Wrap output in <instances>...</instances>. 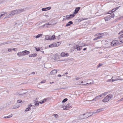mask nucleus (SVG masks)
<instances>
[{
    "label": "nucleus",
    "mask_w": 123,
    "mask_h": 123,
    "mask_svg": "<svg viewBox=\"0 0 123 123\" xmlns=\"http://www.w3.org/2000/svg\"><path fill=\"white\" fill-rule=\"evenodd\" d=\"M18 11L17 10H15L12 11L10 13L7 14L6 16L4 18H9L12 16H13L16 14L18 13Z\"/></svg>",
    "instance_id": "1"
},
{
    "label": "nucleus",
    "mask_w": 123,
    "mask_h": 123,
    "mask_svg": "<svg viewBox=\"0 0 123 123\" xmlns=\"http://www.w3.org/2000/svg\"><path fill=\"white\" fill-rule=\"evenodd\" d=\"M87 113H86L84 114L80 115L78 117V118L80 119L81 120V119H83L84 118H87L89 116L92 115H87V116H85L84 117V116L85 115H86Z\"/></svg>",
    "instance_id": "2"
},
{
    "label": "nucleus",
    "mask_w": 123,
    "mask_h": 123,
    "mask_svg": "<svg viewBox=\"0 0 123 123\" xmlns=\"http://www.w3.org/2000/svg\"><path fill=\"white\" fill-rule=\"evenodd\" d=\"M115 16L114 13H112L110 14L107 17H105L104 18V19L105 21H107L110 20L111 18H113Z\"/></svg>",
    "instance_id": "3"
},
{
    "label": "nucleus",
    "mask_w": 123,
    "mask_h": 123,
    "mask_svg": "<svg viewBox=\"0 0 123 123\" xmlns=\"http://www.w3.org/2000/svg\"><path fill=\"white\" fill-rule=\"evenodd\" d=\"M83 46H80L79 44V45H76L75 46H74V49H76L77 50L80 51L82 47L85 46L86 45L85 44H83Z\"/></svg>",
    "instance_id": "4"
},
{
    "label": "nucleus",
    "mask_w": 123,
    "mask_h": 123,
    "mask_svg": "<svg viewBox=\"0 0 123 123\" xmlns=\"http://www.w3.org/2000/svg\"><path fill=\"white\" fill-rule=\"evenodd\" d=\"M71 105V104H68L65 106H63L62 108L64 110H69L70 108H72Z\"/></svg>",
    "instance_id": "5"
},
{
    "label": "nucleus",
    "mask_w": 123,
    "mask_h": 123,
    "mask_svg": "<svg viewBox=\"0 0 123 123\" xmlns=\"http://www.w3.org/2000/svg\"><path fill=\"white\" fill-rule=\"evenodd\" d=\"M119 42L117 40H113L111 43V44L112 46H115L117 45Z\"/></svg>",
    "instance_id": "6"
},
{
    "label": "nucleus",
    "mask_w": 123,
    "mask_h": 123,
    "mask_svg": "<svg viewBox=\"0 0 123 123\" xmlns=\"http://www.w3.org/2000/svg\"><path fill=\"white\" fill-rule=\"evenodd\" d=\"M75 16V14H74L73 13L72 14H70L69 15L66 16V18L68 20L69 19Z\"/></svg>",
    "instance_id": "7"
},
{
    "label": "nucleus",
    "mask_w": 123,
    "mask_h": 123,
    "mask_svg": "<svg viewBox=\"0 0 123 123\" xmlns=\"http://www.w3.org/2000/svg\"><path fill=\"white\" fill-rule=\"evenodd\" d=\"M80 7H76L74 12L73 14H76L78 13L80 9Z\"/></svg>",
    "instance_id": "8"
},
{
    "label": "nucleus",
    "mask_w": 123,
    "mask_h": 123,
    "mask_svg": "<svg viewBox=\"0 0 123 123\" xmlns=\"http://www.w3.org/2000/svg\"><path fill=\"white\" fill-rule=\"evenodd\" d=\"M32 106V105L31 104L28 106V107L26 109L25 111L27 112L30 110L31 109V108Z\"/></svg>",
    "instance_id": "9"
},
{
    "label": "nucleus",
    "mask_w": 123,
    "mask_h": 123,
    "mask_svg": "<svg viewBox=\"0 0 123 123\" xmlns=\"http://www.w3.org/2000/svg\"><path fill=\"white\" fill-rule=\"evenodd\" d=\"M57 72V70L55 69H54L52 70L50 72V74H51L54 75L56 74Z\"/></svg>",
    "instance_id": "10"
},
{
    "label": "nucleus",
    "mask_w": 123,
    "mask_h": 123,
    "mask_svg": "<svg viewBox=\"0 0 123 123\" xmlns=\"http://www.w3.org/2000/svg\"><path fill=\"white\" fill-rule=\"evenodd\" d=\"M51 8V7H49L46 8H43L42 9V10L43 11H46L50 10Z\"/></svg>",
    "instance_id": "11"
},
{
    "label": "nucleus",
    "mask_w": 123,
    "mask_h": 123,
    "mask_svg": "<svg viewBox=\"0 0 123 123\" xmlns=\"http://www.w3.org/2000/svg\"><path fill=\"white\" fill-rule=\"evenodd\" d=\"M109 101L107 96H106L102 100L103 102L105 103L108 101Z\"/></svg>",
    "instance_id": "12"
},
{
    "label": "nucleus",
    "mask_w": 123,
    "mask_h": 123,
    "mask_svg": "<svg viewBox=\"0 0 123 123\" xmlns=\"http://www.w3.org/2000/svg\"><path fill=\"white\" fill-rule=\"evenodd\" d=\"M23 53L24 55H28L30 54V52L29 51L26 50H25L23 51Z\"/></svg>",
    "instance_id": "13"
},
{
    "label": "nucleus",
    "mask_w": 123,
    "mask_h": 123,
    "mask_svg": "<svg viewBox=\"0 0 123 123\" xmlns=\"http://www.w3.org/2000/svg\"><path fill=\"white\" fill-rule=\"evenodd\" d=\"M123 80V79H122L120 78V77H118V78L117 79H112V80H111L112 82H114L115 81H116L117 80Z\"/></svg>",
    "instance_id": "14"
},
{
    "label": "nucleus",
    "mask_w": 123,
    "mask_h": 123,
    "mask_svg": "<svg viewBox=\"0 0 123 123\" xmlns=\"http://www.w3.org/2000/svg\"><path fill=\"white\" fill-rule=\"evenodd\" d=\"M23 53V51L22 52H19L17 53V55L19 57H20L24 55Z\"/></svg>",
    "instance_id": "15"
},
{
    "label": "nucleus",
    "mask_w": 123,
    "mask_h": 123,
    "mask_svg": "<svg viewBox=\"0 0 123 123\" xmlns=\"http://www.w3.org/2000/svg\"><path fill=\"white\" fill-rule=\"evenodd\" d=\"M107 96L109 100H110L113 97V95L111 94H109L107 95Z\"/></svg>",
    "instance_id": "16"
},
{
    "label": "nucleus",
    "mask_w": 123,
    "mask_h": 123,
    "mask_svg": "<svg viewBox=\"0 0 123 123\" xmlns=\"http://www.w3.org/2000/svg\"><path fill=\"white\" fill-rule=\"evenodd\" d=\"M56 46H57V44L56 43H53L49 46V47H52Z\"/></svg>",
    "instance_id": "17"
},
{
    "label": "nucleus",
    "mask_w": 123,
    "mask_h": 123,
    "mask_svg": "<svg viewBox=\"0 0 123 123\" xmlns=\"http://www.w3.org/2000/svg\"><path fill=\"white\" fill-rule=\"evenodd\" d=\"M73 24V22L72 21H69L66 25V26L67 27Z\"/></svg>",
    "instance_id": "18"
},
{
    "label": "nucleus",
    "mask_w": 123,
    "mask_h": 123,
    "mask_svg": "<svg viewBox=\"0 0 123 123\" xmlns=\"http://www.w3.org/2000/svg\"><path fill=\"white\" fill-rule=\"evenodd\" d=\"M50 36H49L48 35L46 36H45V39L46 40H51Z\"/></svg>",
    "instance_id": "19"
},
{
    "label": "nucleus",
    "mask_w": 123,
    "mask_h": 123,
    "mask_svg": "<svg viewBox=\"0 0 123 123\" xmlns=\"http://www.w3.org/2000/svg\"><path fill=\"white\" fill-rule=\"evenodd\" d=\"M37 55V54L36 53L33 54H30L29 55V57H35Z\"/></svg>",
    "instance_id": "20"
},
{
    "label": "nucleus",
    "mask_w": 123,
    "mask_h": 123,
    "mask_svg": "<svg viewBox=\"0 0 123 123\" xmlns=\"http://www.w3.org/2000/svg\"><path fill=\"white\" fill-rule=\"evenodd\" d=\"M100 98L98 96H97L95 98H93V99L92 100V101H96L98 100V99H100Z\"/></svg>",
    "instance_id": "21"
},
{
    "label": "nucleus",
    "mask_w": 123,
    "mask_h": 123,
    "mask_svg": "<svg viewBox=\"0 0 123 123\" xmlns=\"http://www.w3.org/2000/svg\"><path fill=\"white\" fill-rule=\"evenodd\" d=\"M104 109L103 108H100L98 109L97 110L98 112V113L100 111H102L104 110Z\"/></svg>",
    "instance_id": "22"
},
{
    "label": "nucleus",
    "mask_w": 123,
    "mask_h": 123,
    "mask_svg": "<svg viewBox=\"0 0 123 123\" xmlns=\"http://www.w3.org/2000/svg\"><path fill=\"white\" fill-rule=\"evenodd\" d=\"M51 39L54 40L55 39V35H53L52 36H50Z\"/></svg>",
    "instance_id": "23"
},
{
    "label": "nucleus",
    "mask_w": 123,
    "mask_h": 123,
    "mask_svg": "<svg viewBox=\"0 0 123 123\" xmlns=\"http://www.w3.org/2000/svg\"><path fill=\"white\" fill-rule=\"evenodd\" d=\"M11 43V42H5L4 43H1V44H0V45L1 46L2 45H4L6 44L9 43Z\"/></svg>",
    "instance_id": "24"
},
{
    "label": "nucleus",
    "mask_w": 123,
    "mask_h": 123,
    "mask_svg": "<svg viewBox=\"0 0 123 123\" xmlns=\"http://www.w3.org/2000/svg\"><path fill=\"white\" fill-rule=\"evenodd\" d=\"M42 34H38L36 36L35 38H38L40 37L41 36H42Z\"/></svg>",
    "instance_id": "25"
},
{
    "label": "nucleus",
    "mask_w": 123,
    "mask_h": 123,
    "mask_svg": "<svg viewBox=\"0 0 123 123\" xmlns=\"http://www.w3.org/2000/svg\"><path fill=\"white\" fill-rule=\"evenodd\" d=\"M12 114H11V115H9L8 116L5 117L4 118H9L12 117Z\"/></svg>",
    "instance_id": "26"
},
{
    "label": "nucleus",
    "mask_w": 123,
    "mask_h": 123,
    "mask_svg": "<svg viewBox=\"0 0 123 123\" xmlns=\"http://www.w3.org/2000/svg\"><path fill=\"white\" fill-rule=\"evenodd\" d=\"M68 100L67 98H65L62 101V103H64L67 101Z\"/></svg>",
    "instance_id": "27"
},
{
    "label": "nucleus",
    "mask_w": 123,
    "mask_h": 123,
    "mask_svg": "<svg viewBox=\"0 0 123 123\" xmlns=\"http://www.w3.org/2000/svg\"><path fill=\"white\" fill-rule=\"evenodd\" d=\"M123 38V34H122V35H121L120 36V37H119V39H120V41H121V40H123V39H122V38Z\"/></svg>",
    "instance_id": "28"
},
{
    "label": "nucleus",
    "mask_w": 123,
    "mask_h": 123,
    "mask_svg": "<svg viewBox=\"0 0 123 123\" xmlns=\"http://www.w3.org/2000/svg\"><path fill=\"white\" fill-rule=\"evenodd\" d=\"M39 102L38 101H37L35 104V106H38L39 105Z\"/></svg>",
    "instance_id": "29"
},
{
    "label": "nucleus",
    "mask_w": 123,
    "mask_h": 123,
    "mask_svg": "<svg viewBox=\"0 0 123 123\" xmlns=\"http://www.w3.org/2000/svg\"><path fill=\"white\" fill-rule=\"evenodd\" d=\"M65 53L64 52H62L61 54V56L62 57H65Z\"/></svg>",
    "instance_id": "30"
},
{
    "label": "nucleus",
    "mask_w": 123,
    "mask_h": 123,
    "mask_svg": "<svg viewBox=\"0 0 123 123\" xmlns=\"http://www.w3.org/2000/svg\"><path fill=\"white\" fill-rule=\"evenodd\" d=\"M115 77L114 76V77H113V76L112 78L111 79H108V80H106V81L107 82H111V80H112V79H113V78H114Z\"/></svg>",
    "instance_id": "31"
},
{
    "label": "nucleus",
    "mask_w": 123,
    "mask_h": 123,
    "mask_svg": "<svg viewBox=\"0 0 123 123\" xmlns=\"http://www.w3.org/2000/svg\"><path fill=\"white\" fill-rule=\"evenodd\" d=\"M50 24H49V23H47L46 24H44V25H43L42 26H43V27H44L45 26H46V27H47V25H50Z\"/></svg>",
    "instance_id": "32"
},
{
    "label": "nucleus",
    "mask_w": 123,
    "mask_h": 123,
    "mask_svg": "<svg viewBox=\"0 0 123 123\" xmlns=\"http://www.w3.org/2000/svg\"><path fill=\"white\" fill-rule=\"evenodd\" d=\"M98 113V112L97 111V110H96L95 111H94L93 112H92V114H94L95 113Z\"/></svg>",
    "instance_id": "33"
},
{
    "label": "nucleus",
    "mask_w": 123,
    "mask_h": 123,
    "mask_svg": "<svg viewBox=\"0 0 123 123\" xmlns=\"http://www.w3.org/2000/svg\"><path fill=\"white\" fill-rule=\"evenodd\" d=\"M22 102V100H18L17 101V102L18 103H20Z\"/></svg>",
    "instance_id": "34"
},
{
    "label": "nucleus",
    "mask_w": 123,
    "mask_h": 123,
    "mask_svg": "<svg viewBox=\"0 0 123 123\" xmlns=\"http://www.w3.org/2000/svg\"><path fill=\"white\" fill-rule=\"evenodd\" d=\"M108 92H105L104 93H103V95H104V96H105L107 94Z\"/></svg>",
    "instance_id": "35"
},
{
    "label": "nucleus",
    "mask_w": 123,
    "mask_h": 123,
    "mask_svg": "<svg viewBox=\"0 0 123 123\" xmlns=\"http://www.w3.org/2000/svg\"><path fill=\"white\" fill-rule=\"evenodd\" d=\"M91 83V82L90 83H84V84H82V85H87V84H90Z\"/></svg>",
    "instance_id": "36"
},
{
    "label": "nucleus",
    "mask_w": 123,
    "mask_h": 123,
    "mask_svg": "<svg viewBox=\"0 0 123 123\" xmlns=\"http://www.w3.org/2000/svg\"><path fill=\"white\" fill-rule=\"evenodd\" d=\"M102 65V64L101 63H99L97 66V67L99 68Z\"/></svg>",
    "instance_id": "37"
},
{
    "label": "nucleus",
    "mask_w": 123,
    "mask_h": 123,
    "mask_svg": "<svg viewBox=\"0 0 123 123\" xmlns=\"http://www.w3.org/2000/svg\"><path fill=\"white\" fill-rule=\"evenodd\" d=\"M68 56V53H65V57Z\"/></svg>",
    "instance_id": "38"
},
{
    "label": "nucleus",
    "mask_w": 123,
    "mask_h": 123,
    "mask_svg": "<svg viewBox=\"0 0 123 123\" xmlns=\"http://www.w3.org/2000/svg\"><path fill=\"white\" fill-rule=\"evenodd\" d=\"M12 49H8V51L9 52H11Z\"/></svg>",
    "instance_id": "39"
},
{
    "label": "nucleus",
    "mask_w": 123,
    "mask_h": 123,
    "mask_svg": "<svg viewBox=\"0 0 123 123\" xmlns=\"http://www.w3.org/2000/svg\"><path fill=\"white\" fill-rule=\"evenodd\" d=\"M112 13H113V12H112V11H109L108 12V14H112Z\"/></svg>",
    "instance_id": "40"
},
{
    "label": "nucleus",
    "mask_w": 123,
    "mask_h": 123,
    "mask_svg": "<svg viewBox=\"0 0 123 123\" xmlns=\"http://www.w3.org/2000/svg\"><path fill=\"white\" fill-rule=\"evenodd\" d=\"M97 37L98 39L102 38V36H98Z\"/></svg>",
    "instance_id": "41"
},
{
    "label": "nucleus",
    "mask_w": 123,
    "mask_h": 123,
    "mask_svg": "<svg viewBox=\"0 0 123 123\" xmlns=\"http://www.w3.org/2000/svg\"><path fill=\"white\" fill-rule=\"evenodd\" d=\"M123 33V30L122 31H121L119 33V34H122Z\"/></svg>",
    "instance_id": "42"
},
{
    "label": "nucleus",
    "mask_w": 123,
    "mask_h": 123,
    "mask_svg": "<svg viewBox=\"0 0 123 123\" xmlns=\"http://www.w3.org/2000/svg\"><path fill=\"white\" fill-rule=\"evenodd\" d=\"M103 95V93H102V94H100V95H98V96L99 97V98H100L101 97H102Z\"/></svg>",
    "instance_id": "43"
},
{
    "label": "nucleus",
    "mask_w": 123,
    "mask_h": 123,
    "mask_svg": "<svg viewBox=\"0 0 123 123\" xmlns=\"http://www.w3.org/2000/svg\"><path fill=\"white\" fill-rule=\"evenodd\" d=\"M57 43H58V44H57V46H59L61 44L60 42H57Z\"/></svg>",
    "instance_id": "44"
},
{
    "label": "nucleus",
    "mask_w": 123,
    "mask_h": 123,
    "mask_svg": "<svg viewBox=\"0 0 123 123\" xmlns=\"http://www.w3.org/2000/svg\"><path fill=\"white\" fill-rule=\"evenodd\" d=\"M45 82V81H44V80H43V81H41V83H44Z\"/></svg>",
    "instance_id": "45"
},
{
    "label": "nucleus",
    "mask_w": 123,
    "mask_h": 123,
    "mask_svg": "<svg viewBox=\"0 0 123 123\" xmlns=\"http://www.w3.org/2000/svg\"><path fill=\"white\" fill-rule=\"evenodd\" d=\"M46 100H47L46 99V98H44V99H43V101L44 102V103L45 102H46Z\"/></svg>",
    "instance_id": "46"
},
{
    "label": "nucleus",
    "mask_w": 123,
    "mask_h": 123,
    "mask_svg": "<svg viewBox=\"0 0 123 123\" xmlns=\"http://www.w3.org/2000/svg\"><path fill=\"white\" fill-rule=\"evenodd\" d=\"M38 49H37V48L36 49V50L37 51H39L40 50V49L38 48Z\"/></svg>",
    "instance_id": "47"
},
{
    "label": "nucleus",
    "mask_w": 123,
    "mask_h": 123,
    "mask_svg": "<svg viewBox=\"0 0 123 123\" xmlns=\"http://www.w3.org/2000/svg\"><path fill=\"white\" fill-rule=\"evenodd\" d=\"M55 117L56 118H57L58 116V115L56 114H55Z\"/></svg>",
    "instance_id": "48"
},
{
    "label": "nucleus",
    "mask_w": 123,
    "mask_h": 123,
    "mask_svg": "<svg viewBox=\"0 0 123 123\" xmlns=\"http://www.w3.org/2000/svg\"><path fill=\"white\" fill-rule=\"evenodd\" d=\"M98 38H97V37H96L94 39H93V40H97L98 39Z\"/></svg>",
    "instance_id": "49"
},
{
    "label": "nucleus",
    "mask_w": 123,
    "mask_h": 123,
    "mask_svg": "<svg viewBox=\"0 0 123 123\" xmlns=\"http://www.w3.org/2000/svg\"><path fill=\"white\" fill-rule=\"evenodd\" d=\"M84 44V43H80L79 44L80 45V46H82V45H83V46L84 45V44Z\"/></svg>",
    "instance_id": "50"
},
{
    "label": "nucleus",
    "mask_w": 123,
    "mask_h": 123,
    "mask_svg": "<svg viewBox=\"0 0 123 123\" xmlns=\"http://www.w3.org/2000/svg\"><path fill=\"white\" fill-rule=\"evenodd\" d=\"M80 78L79 77H77L75 78V79L76 80H78Z\"/></svg>",
    "instance_id": "51"
},
{
    "label": "nucleus",
    "mask_w": 123,
    "mask_h": 123,
    "mask_svg": "<svg viewBox=\"0 0 123 123\" xmlns=\"http://www.w3.org/2000/svg\"><path fill=\"white\" fill-rule=\"evenodd\" d=\"M39 103H40L41 104H43V103H44V102L43 101H41L39 102Z\"/></svg>",
    "instance_id": "52"
},
{
    "label": "nucleus",
    "mask_w": 123,
    "mask_h": 123,
    "mask_svg": "<svg viewBox=\"0 0 123 123\" xmlns=\"http://www.w3.org/2000/svg\"><path fill=\"white\" fill-rule=\"evenodd\" d=\"M60 35H58V37L56 36V37H58V39H59L60 37Z\"/></svg>",
    "instance_id": "53"
},
{
    "label": "nucleus",
    "mask_w": 123,
    "mask_h": 123,
    "mask_svg": "<svg viewBox=\"0 0 123 123\" xmlns=\"http://www.w3.org/2000/svg\"><path fill=\"white\" fill-rule=\"evenodd\" d=\"M123 101V100L122 98H121V99H120L119 100V101Z\"/></svg>",
    "instance_id": "54"
},
{
    "label": "nucleus",
    "mask_w": 123,
    "mask_h": 123,
    "mask_svg": "<svg viewBox=\"0 0 123 123\" xmlns=\"http://www.w3.org/2000/svg\"><path fill=\"white\" fill-rule=\"evenodd\" d=\"M58 76L59 77H61V74H58Z\"/></svg>",
    "instance_id": "55"
},
{
    "label": "nucleus",
    "mask_w": 123,
    "mask_h": 123,
    "mask_svg": "<svg viewBox=\"0 0 123 123\" xmlns=\"http://www.w3.org/2000/svg\"><path fill=\"white\" fill-rule=\"evenodd\" d=\"M86 49V48H85L83 49V50L84 51Z\"/></svg>",
    "instance_id": "56"
},
{
    "label": "nucleus",
    "mask_w": 123,
    "mask_h": 123,
    "mask_svg": "<svg viewBox=\"0 0 123 123\" xmlns=\"http://www.w3.org/2000/svg\"><path fill=\"white\" fill-rule=\"evenodd\" d=\"M16 48H13V49L14 51H16Z\"/></svg>",
    "instance_id": "57"
},
{
    "label": "nucleus",
    "mask_w": 123,
    "mask_h": 123,
    "mask_svg": "<svg viewBox=\"0 0 123 123\" xmlns=\"http://www.w3.org/2000/svg\"><path fill=\"white\" fill-rule=\"evenodd\" d=\"M35 74V73L34 72H32L31 73V74Z\"/></svg>",
    "instance_id": "58"
},
{
    "label": "nucleus",
    "mask_w": 123,
    "mask_h": 123,
    "mask_svg": "<svg viewBox=\"0 0 123 123\" xmlns=\"http://www.w3.org/2000/svg\"><path fill=\"white\" fill-rule=\"evenodd\" d=\"M3 14V15L5 14V13L4 12H2L1 14Z\"/></svg>",
    "instance_id": "59"
},
{
    "label": "nucleus",
    "mask_w": 123,
    "mask_h": 123,
    "mask_svg": "<svg viewBox=\"0 0 123 123\" xmlns=\"http://www.w3.org/2000/svg\"><path fill=\"white\" fill-rule=\"evenodd\" d=\"M114 10V9H113L111 11H112V12H113L115 11V10Z\"/></svg>",
    "instance_id": "60"
},
{
    "label": "nucleus",
    "mask_w": 123,
    "mask_h": 123,
    "mask_svg": "<svg viewBox=\"0 0 123 123\" xmlns=\"http://www.w3.org/2000/svg\"><path fill=\"white\" fill-rule=\"evenodd\" d=\"M68 74V72H66L65 73V74Z\"/></svg>",
    "instance_id": "61"
},
{
    "label": "nucleus",
    "mask_w": 123,
    "mask_h": 123,
    "mask_svg": "<svg viewBox=\"0 0 123 123\" xmlns=\"http://www.w3.org/2000/svg\"><path fill=\"white\" fill-rule=\"evenodd\" d=\"M41 52L43 53H44V52L43 51H41Z\"/></svg>",
    "instance_id": "62"
},
{
    "label": "nucleus",
    "mask_w": 123,
    "mask_h": 123,
    "mask_svg": "<svg viewBox=\"0 0 123 123\" xmlns=\"http://www.w3.org/2000/svg\"><path fill=\"white\" fill-rule=\"evenodd\" d=\"M120 42L122 43H123V40H121Z\"/></svg>",
    "instance_id": "63"
},
{
    "label": "nucleus",
    "mask_w": 123,
    "mask_h": 123,
    "mask_svg": "<svg viewBox=\"0 0 123 123\" xmlns=\"http://www.w3.org/2000/svg\"><path fill=\"white\" fill-rule=\"evenodd\" d=\"M54 83V82H52L51 83V82L50 83L51 84H52V83Z\"/></svg>",
    "instance_id": "64"
}]
</instances>
